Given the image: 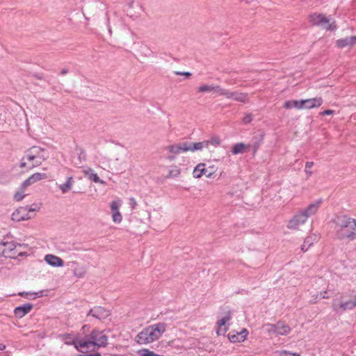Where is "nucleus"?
I'll use <instances>...</instances> for the list:
<instances>
[{"mask_svg":"<svg viewBox=\"0 0 356 356\" xmlns=\"http://www.w3.org/2000/svg\"><path fill=\"white\" fill-rule=\"evenodd\" d=\"M336 236L340 240L356 239V220L346 215L336 216L332 220Z\"/></svg>","mask_w":356,"mask_h":356,"instance_id":"nucleus-1","label":"nucleus"},{"mask_svg":"<svg viewBox=\"0 0 356 356\" xmlns=\"http://www.w3.org/2000/svg\"><path fill=\"white\" fill-rule=\"evenodd\" d=\"M108 343V337L103 332L93 330L85 339H81V341L76 344V350L86 353L88 351H96L100 347H105Z\"/></svg>","mask_w":356,"mask_h":356,"instance_id":"nucleus-2","label":"nucleus"},{"mask_svg":"<svg viewBox=\"0 0 356 356\" xmlns=\"http://www.w3.org/2000/svg\"><path fill=\"white\" fill-rule=\"evenodd\" d=\"M48 158L49 153L45 149L39 146H33L24 152L19 167L31 170L40 166Z\"/></svg>","mask_w":356,"mask_h":356,"instance_id":"nucleus-3","label":"nucleus"},{"mask_svg":"<svg viewBox=\"0 0 356 356\" xmlns=\"http://www.w3.org/2000/svg\"><path fill=\"white\" fill-rule=\"evenodd\" d=\"M322 200H318L312 203L309 204L305 209L298 211L289 221L287 227L290 229H298L299 227L304 225L307 219L314 215H315L321 204Z\"/></svg>","mask_w":356,"mask_h":356,"instance_id":"nucleus-4","label":"nucleus"},{"mask_svg":"<svg viewBox=\"0 0 356 356\" xmlns=\"http://www.w3.org/2000/svg\"><path fill=\"white\" fill-rule=\"evenodd\" d=\"M167 325L165 323H159L144 328L136 337V341L145 345L158 340L165 332Z\"/></svg>","mask_w":356,"mask_h":356,"instance_id":"nucleus-5","label":"nucleus"},{"mask_svg":"<svg viewBox=\"0 0 356 356\" xmlns=\"http://www.w3.org/2000/svg\"><path fill=\"white\" fill-rule=\"evenodd\" d=\"M309 22L314 26H321L327 31H332L336 29V24L334 21L323 14L314 13L309 16Z\"/></svg>","mask_w":356,"mask_h":356,"instance_id":"nucleus-6","label":"nucleus"},{"mask_svg":"<svg viewBox=\"0 0 356 356\" xmlns=\"http://www.w3.org/2000/svg\"><path fill=\"white\" fill-rule=\"evenodd\" d=\"M232 312L227 307L223 308L218 316L217 321V334L218 335L225 334L228 330L229 321L231 320Z\"/></svg>","mask_w":356,"mask_h":356,"instance_id":"nucleus-7","label":"nucleus"},{"mask_svg":"<svg viewBox=\"0 0 356 356\" xmlns=\"http://www.w3.org/2000/svg\"><path fill=\"white\" fill-rule=\"evenodd\" d=\"M217 168L214 165L206 168L205 163H201L197 165L193 170V175L195 178H200L202 175L210 178L216 172Z\"/></svg>","mask_w":356,"mask_h":356,"instance_id":"nucleus-8","label":"nucleus"},{"mask_svg":"<svg viewBox=\"0 0 356 356\" xmlns=\"http://www.w3.org/2000/svg\"><path fill=\"white\" fill-rule=\"evenodd\" d=\"M227 99H232L234 101L241 103L249 102V95L246 92H241L238 91H231L227 89L223 88L222 95Z\"/></svg>","mask_w":356,"mask_h":356,"instance_id":"nucleus-9","label":"nucleus"},{"mask_svg":"<svg viewBox=\"0 0 356 356\" xmlns=\"http://www.w3.org/2000/svg\"><path fill=\"white\" fill-rule=\"evenodd\" d=\"M35 215L30 214L28 210V206L21 207L17 209L11 216V218L13 221L20 222L24 220H28L33 218Z\"/></svg>","mask_w":356,"mask_h":356,"instance_id":"nucleus-10","label":"nucleus"},{"mask_svg":"<svg viewBox=\"0 0 356 356\" xmlns=\"http://www.w3.org/2000/svg\"><path fill=\"white\" fill-rule=\"evenodd\" d=\"M17 248L15 242H1L0 243V257L15 259L14 250Z\"/></svg>","mask_w":356,"mask_h":356,"instance_id":"nucleus-11","label":"nucleus"},{"mask_svg":"<svg viewBox=\"0 0 356 356\" xmlns=\"http://www.w3.org/2000/svg\"><path fill=\"white\" fill-rule=\"evenodd\" d=\"M122 204V201L120 199L115 200L110 203L112 220L114 222L120 223L122 220V216L119 211Z\"/></svg>","mask_w":356,"mask_h":356,"instance_id":"nucleus-12","label":"nucleus"},{"mask_svg":"<svg viewBox=\"0 0 356 356\" xmlns=\"http://www.w3.org/2000/svg\"><path fill=\"white\" fill-rule=\"evenodd\" d=\"M67 265L71 267L74 276L77 278H83L87 274V267L76 261H70Z\"/></svg>","mask_w":356,"mask_h":356,"instance_id":"nucleus-13","label":"nucleus"},{"mask_svg":"<svg viewBox=\"0 0 356 356\" xmlns=\"http://www.w3.org/2000/svg\"><path fill=\"white\" fill-rule=\"evenodd\" d=\"M110 314L111 313L109 310H107L102 307H95L89 311L88 316L91 315L99 320H104L109 316Z\"/></svg>","mask_w":356,"mask_h":356,"instance_id":"nucleus-14","label":"nucleus"},{"mask_svg":"<svg viewBox=\"0 0 356 356\" xmlns=\"http://www.w3.org/2000/svg\"><path fill=\"white\" fill-rule=\"evenodd\" d=\"M323 102V99L320 97L312 99H302V109H312L318 108L322 105Z\"/></svg>","mask_w":356,"mask_h":356,"instance_id":"nucleus-15","label":"nucleus"},{"mask_svg":"<svg viewBox=\"0 0 356 356\" xmlns=\"http://www.w3.org/2000/svg\"><path fill=\"white\" fill-rule=\"evenodd\" d=\"M47 178V176L45 173H40L36 172L31 175L28 177L22 183L23 188H27L28 186L40 181L42 179H45Z\"/></svg>","mask_w":356,"mask_h":356,"instance_id":"nucleus-16","label":"nucleus"},{"mask_svg":"<svg viewBox=\"0 0 356 356\" xmlns=\"http://www.w3.org/2000/svg\"><path fill=\"white\" fill-rule=\"evenodd\" d=\"M186 147L187 142H183L178 144L168 145L165 147V149L168 150L169 153L177 155L181 152H187Z\"/></svg>","mask_w":356,"mask_h":356,"instance_id":"nucleus-17","label":"nucleus"},{"mask_svg":"<svg viewBox=\"0 0 356 356\" xmlns=\"http://www.w3.org/2000/svg\"><path fill=\"white\" fill-rule=\"evenodd\" d=\"M246 329H243L240 332H230L228 334V339L231 342H242L244 341L248 335Z\"/></svg>","mask_w":356,"mask_h":356,"instance_id":"nucleus-18","label":"nucleus"},{"mask_svg":"<svg viewBox=\"0 0 356 356\" xmlns=\"http://www.w3.org/2000/svg\"><path fill=\"white\" fill-rule=\"evenodd\" d=\"M44 261L53 267H62L64 265L63 260L58 256L48 254L44 257Z\"/></svg>","mask_w":356,"mask_h":356,"instance_id":"nucleus-19","label":"nucleus"},{"mask_svg":"<svg viewBox=\"0 0 356 356\" xmlns=\"http://www.w3.org/2000/svg\"><path fill=\"white\" fill-rule=\"evenodd\" d=\"M222 88H221L218 85H202L200 86L197 90L199 92H214L218 93L219 95H222Z\"/></svg>","mask_w":356,"mask_h":356,"instance_id":"nucleus-20","label":"nucleus"},{"mask_svg":"<svg viewBox=\"0 0 356 356\" xmlns=\"http://www.w3.org/2000/svg\"><path fill=\"white\" fill-rule=\"evenodd\" d=\"M319 239L318 234H313L309 236H307L305 241L303 244L301 245V250L303 252H306L309 248L314 243L318 241Z\"/></svg>","mask_w":356,"mask_h":356,"instance_id":"nucleus-21","label":"nucleus"},{"mask_svg":"<svg viewBox=\"0 0 356 356\" xmlns=\"http://www.w3.org/2000/svg\"><path fill=\"white\" fill-rule=\"evenodd\" d=\"M33 308V305L31 304H25L22 306L17 307L15 309L14 313L15 315L18 318H22Z\"/></svg>","mask_w":356,"mask_h":356,"instance_id":"nucleus-22","label":"nucleus"},{"mask_svg":"<svg viewBox=\"0 0 356 356\" xmlns=\"http://www.w3.org/2000/svg\"><path fill=\"white\" fill-rule=\"evenodd\" d=\"M291 331V328L289 325L282 321H279L276 323V334L277 335H287Z\"/></svg>","mask_w":356,"mask_h":356,"instance_id":"nucleus-23","label":"nucleus"},{"mask_svg":"<svg viewBox=\"0 0 356 356\" xmlns=\"http://www.w3.org/2000/svg\"><path fill=\"white\" fill-rule=\"evenodd\" d=\"M332 307L334 310H338V309H341L342 311L350 310L356 307L355 304H354L353 300L351 299L348 301H345L339 304V307L336 305L335 303L332 304Z\"/></svg>","mask_w":356,"mask_h":356,"instance_id":"nucleus-24","label":"nucleus"},{"mask_svg":"<svg viewBox=\"0 0 356 356\" xmlns=\"http://www.w3.org/2000/svg\"><path fill=\"white\" fill-rule=\"evenodd\" d=\"M74 182V181L73 177H68L66 179V181L64 184L58 185V188L61 191L62 193H67V192L72 190Z\"/></svg>","mask_w":356,"mask_h":356,"instance_id":"nucleus-25","label":"nucleus"},{"mask_svg":"<svg viewBox=\"0 0 356 356\" xmlns=\"http://www.w3.org/2000/svg\"><path fill=\"white\" fill-rule=\"evenodd\" d=\"M83 173H84L85 176L88 177V178L89 179H90L91 181H92L95 183H100L102 184H105V182L103 180L100 179L99 177H98L97 174L95 173L93 170L91 168L85 170L83 171Z\"/></svg>","mask_w":356,"mask_h":356,"instance_id":"nucleus-26","label":"nucleus"},{"mask_svg":"<svg viewBox=\"0 0 356 356\" xmlns=\"http://www.w3.org/2000/svg\"><path fill=\"white\" fill-rule=\"evenodd\" d=\"M336 44L339 48L351 47L354 45L353 37H347L346 38L339 39L336 41Z\"/></svg>","mask_w":356,"mask_h":356,"instance_id":"nucleus-27","label":"nucleus"},{"mask_svg":"<svg viewBox=\"0 0 356 356\" xmlns=\"http://www.w3.org/2000/svg\"><path fill=\"white\" fill-rule=\"evenodd\" d=\"M61 337L65 344H73L76 348V344L81 341V339H76L73 337L70 334H64L61 336Z\"/></svg>","mask_w":356,"mask_h":356,"instance_id":"nucleus-28","label":"nucleus"},{"mask_svg":"<svg viewBox=\"0 0 356 356\" xmlns=\"http://www.w3.org/2000/svg\"><path fill=\"white\" fill-rule=\"evenodd\" d=\"M187 152H195L197 150H202L204 147L206 148L205 143L198 142V143H187Z\"/></svg>","mask_w":356,"mask_h":356,"instance_id":"nucleus-29","label":"nucleus"},{"mask_svg":"<svg viewBox=\"0 0 356 356\" xmlns=\"http://www.w3.org/2000/svg\"><path fill=\"white\" fill-rule=\"evenodd\" d=\"M206 148L210 149L211 147H216L221 143V140L218 136L211 138L209 140H204Z\"/></svg>","mask_w":356,"mask_h":356,"instance_id":"nucleus-30","label":"nucleus"},{"mask_svg":"<svg viewBox=\"0 0 356 356\" xmlns=\"http://www.w3.org/2000/svg\"><path fill=\"white\" fill-rule=\"evenodd\" d=\"M284 107L286 109H290L292 108H296L297 109H302V104L301 100H290L287 101L284 103Z\"/></svg>","mask_w":356,"mask_h":356,"instance_id":"nucleus-31","label":"nucleus"},{"mask_svg":"<svg viewBox=\"0 0 356 356\" xmlns=\"http://www.w3.org/2000/svg\"><path fill=\"white\" fill-rule=\"evenodd\" d=\"M249 147V145H246L243 143H238L234 145L232 152L233 154L236 155L244 152L246 148Z\"/></svg>","mask_w":356,"mask_h":356,"instance_id":"nucleus-32","label":"nucleus"},{"mask_svg":"<svg viewBox=\"0 0 356 356\" xmlns=\"http://www.w3.org/2000/svg\"><path fill=\"white\" fill-rule=\"evenodd\" d=\"M26 188L22 187V184L21 185L19 189L17 191H16L13 195V198L15 201L20 202L26 197Z\"/></svg>","mask_w":356,"mask_h":356,"instance_id":"nucleus-33","label":"nucleus"},{"mask_svg":"<svg viewBox=\"0 0 356 356\" xmlns=\"http://www.w3.org/2000/svg\"><path fill=\"white\" fill-rule=\"evenodd\" d=\"M264 329L268 334H276V324L267 323L264 325Z\"/></svg>","mask_w":356,"mask_h":356,"instance_id":"nucleus-34","label":"nucleus"},{"mask_svg":"<svg viewBox=\"0 0 356 356\" xmlns=\"http://www.w3.org/2000/svg\"><path fill=\"white\" fill-rule=\"evenodd\" d=\"M138 355L140 356H163L162 355H157L154 353L153 351L149 350V349L144 348L138 350Z\"/></svg>","mask_w":356,"mask_h":356,"instance_id":"nucleus-35","label":"nucleus"},{"mask_svg":"<svg viewBox=\"0 0 356 356\" xmlns=\"http://www.w3.org/2000/svg\"><path fill=\"white\" fill-rule=\"evenodd\" d=\"M314 163L312 161H308L305 164V173L307 175V178H309L313 173V172L311 170V168L313 167Z\"/></svg>","mask_w":356,"mask_h":356,"instance_id":"nucleus-36","label":"nucleus"},{"mask_svg":"<svg viewBox=\"0 0 356 356\" xmlns=\"http://www.w3.org/2000/svg\"><path fill=\"white\" fill-rule=\"evenodd\" d=\"M41 205H42L41 203H39V204L35 203V204H31L30 207L28 206V210H29V213L31 214V213L38 211L41 208Z\"/></svg>","mask_w":356,"mask_h":356,"instance_id":"nucleus-37","label":"nucleus"},{"mask_svg":"<svg viewBox=\"0 0 356 356\" xmlns=\"http://www.w3.org/2000/svg\"><path fill=\"white\" fill-rule=\"evenodd\" d=\"M127 6L128 7V9H136V10H141L140 5L139 3H136L134 0L129 1L127 3Z\"/></svg>","mask_w":356,"mask_h":356,"instance_id":"nucleus-38","label":"nucleus"},{"mask_svg":"<svg viewBox=\"0 0 356 356\" xmlns=\"http://www.w3.org/2000/svg\"><path fill=\"white\" fill-rule=\"evenodd\" d=\"M140 10L136 9H127V15L132 18H137L139 17Z\"/></svg>","mask_w":356,"mask_h":356,"instance_id":"nucleus-39","label":"nucleus"},{"mask_svg":"<svg viewBox=\"0 0 356 356\" xmlns=\"http://www.w3.org/2000/svg\"><path fill=\"white\" fill-rule=\"evenodd\" d=\"M252 119L253 118L251 113H246L242 119V122L244 124H249L252 121Z\"/></svg>","mask_w":356,"mask_h":356,"instance_id":"nucleus-40","label":"nucleus"},{"mask_svg":"<svg viewBox=\"0 0 356 356\" xmlns=\"http://www.w3.org/2000/svg\"><path fill=\"white\" fill-rule=\"evenodd\" d=\"M129 204L131 207V210H134L137 206V202L135 198L130 197L129 200Z\"/></svg>","mask_w":356,"mask_h":356,"instance_id":"nucleus-41","label":"nucleus"},{"mask_svg":"<svg viewBox=\"0 0 356 356\" xmlns=\"http://www.w3.org/2000/svg\"><path fill=\"white\" fill-rule=\"evenodd\" d=\"M279 355H280V356H300V355H298L297 353H293L288 352L286 350L280 352Z\"/></svg>","mask_w":356,"mask_h":356,"instance_id":"nucleus-42","label":"nucleus"},{"mask_svg":"<svg viewBox=\"0 0 356 356\" xmlns=\"http://www.w3.org/2000/svg\"><path fill=\"white\" fill-rule=\"evenodd\" d=\"M175 74H177V75L185 76H186V77H189V76L191 75V74L190 72H179V71H177V72H175Z\"/></svg>","mask_w":356,"mask_h":356,"instance_id":"nucleus-43","label":"nucleus"},{"mask_svg":"<svg viewBox=\"0 0 356 356\" xmlns=\"http://www.w3.org/2000/svg\"><path fill=\"white\" fill-rule=\"evenodd\" d=\"M333 113H334V111L333 110L327 109V110H325L324 111L321 113V115H332Z\"/></svg>","mask_w":356,"mask_h":356,"instance_id":"nucleus-44","label":"nucleus"},{"mask_svg":"<svg viewBox=\"0 0 356 356\" xmlns=\"http://www.w3.org/2000/svg\"><path fill=\"white\" fill-rule=\"evenodd\" d=\"M79 356H102V355L99 353H91V354L81 355Z\"/></svg>","mask_w":356,"mask_h":356,"instance_id":"nucleus-45","label":"nucleus"},{"mask_svg":"<svg viewBox=\"0 0 356 356\" xmlns=\"http://www.w3.org/2000/svg\"><path fill=\"white\" fill-rule=\"evenodd\" d=\"M167 159L170 161H172L175 159V154H171L167 156Z\"/></svg>","mask_w":356,"mask_h":356,"instance_id":"nucleus-46","label":"nucleus"},{"mask_svg":"<svg viewBox=\"0 0 356 356\" xmlns=\"http://www.w3.org/2000/svg\"><path fill=\"white\" fill-rule=\"evenodd\" d=\"M15 244L17 245V247H20V248H27V247H28V245L27 244H24V243H15Z\"/></svg>","mask_w":356,"mask_h":356,"instance_id":"nucleus-47","label":"nucleus"},{"mask_svg":"<svg viewBox=\"0 0 356 356\" xmlns=\"http://www.w3.org/2000/svg\"><path fill=\"white\" fill-rule=\"evenodd\" d=\"M107 27H108V30L109 33L111 34L112 31H111V28L110 24H109V19H108Z\"/></svg>","mask_w":356,"mask_h":356,"instance_id":"nucleus-48","label":"nucleus"},{"mask_svg":"<svg viewBox=\"0 0 356 356\" xmlns=\"http://www.w3.org/2000/svg\"><path fill=\"white\" fill-rule=\"evenodd\" d=\"M26 255V252H20L18 253V257H24Z\"/></svg>","mask_w":356,"mask_h":356,"instance_id":"nucleus-49","label":"nucleus"},{"mask_svg":"<svg viewBox=\"0 0 356 356\" xmlns=\"http://www.w3.org/2000/svg\"><path fill=\"white\" fill-rule=\"evenodd\" d=\"M6 348V346L3 343H0V350H3Z\"/></svg>","mask_w":356,"mask_h":356,"instance_id":"nucleus-50","label":"nucleus"},{"mask_svg":"<svg viewBox=\"0 0 356 356\" xmlns=\"http://www.w3.org/2000/svg\"><path fill=\"white\" fill-rule=\"evenodd\" d=\"M352 300L354 302V304H355L356 306V293L352 297Z\"/></svg>","mask_w":356,"mask_h":356,"instance_id":"nucleus-51","label":"nucleus"},{"mask_svg":"<svg viewBox=\"0 0 356 356\" xmlns=\"http://www.w3.org/2000/svg\"><path fill=\"white\" fill-rule=\"evenodd\" d=\"M67 70H66V69H63L61 71L62 74H67Z\"/></svg>","mask_w":356,"mask_h":356,"instance_id":"nucleus-52","label":"nucleus"},{"mask_svg":"<svg viewBox=\"0 0 356 356\" xmlns=\"http://www.w3.org/2000/svg\"><path fill=\"white\" fill-rule=\"evenodd\" d=\"M258 147H259V145H258V144H257V145H254V152H257V149H258Z\"/></svg>","mask_w":356,"mask_h":356,"instance_id":"nucleus-53","label":"nucleus"},{"mask_svg":"<svg viewBox=\"0 0 356 356\" xmlns=\"http://www.w3.org/2000/svg\"><path fill=\"white\" fill-rule=\"evenodd\" d=\"M175 175H177L179 174V170L178 169H177V168L175 169Z\"/></svg>","mask_w":356,"mask_h":356,"instance_id":"nucleus-54","label":"nucleus"},{"mask_svg":"<svg viewBox=\"0 0 356 356\" xmlns=\"http://www.w3.org/2000/svg\"><path fill=\"white\" fill-rule=\"evenodd\" d=\"M353 40H354V44H356V36H353Z\"/></svg>","mask_w":356,"mask_h":356,"instance_id":"nucleus-55","label":"nucleus"},{"mask_svg":"<svg viewBox=\"0 0 356 356\" xmlns=\"http://www.w3.org/2000/svg\"><path fill=\"white\" fill-rule=\"evenodd\" d=\"M323 298H327L328 297L325 296V294H323V296H322Z\"/></svg>","mask_w":356,"mask_h":356,"instance_id":"nucleus-56","label":"nucleus"},{"mask_svg":"<svg viewBox=\"0 0 356 356\" xmlns=\"http://www.w3.org/2000/svg\"><path fill=\"white\" fill-rule=\"evenodd\" d=\"M87 327H88V325H83V327H82V329H83V330H85V329H86Z\"/></svg>","mask_w":356,"mask_h":356,"instance_id":"nucleus-57","label":"nucleus"},{"mask_svg":"<svg viewBox=\"0 0 356 356\" xmlns=\"http://www.w3.org/2000/svg\"><path fill=\"white\" fill-rule=\"evenodd\" d=\"M19 295H20V296H24V293H19Z\"/></svg>","mask_w":356,"mask_h":356,"instance_id":"nucleus-58","label":"nucleus"},{"mask_svg":"<svg viewBox=\"0 0 356 356\" xmlns=\"http://www.w3.org/2000/svg\"><path fill=\"white\" fill-rule=\"evenodd\" d=\"M173 172H174V170H171V171L170 172V175H172V174L173 173Z\"/></svg>","mask_w":356,"mask_h":356,"instance_id":"nucleus-59","label":"nucleus"}]
</instances>
